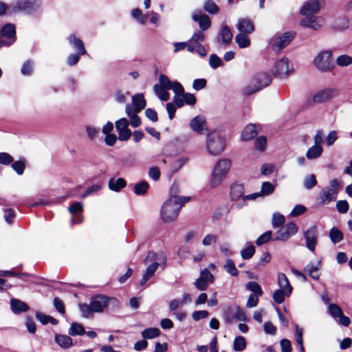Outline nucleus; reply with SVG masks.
<instances>
[{
    "label": "nucleus",
    "instance_id": "48",
    "mask_svg": "<svg viewBox=\"0 0 352 352\" xmlns=\"http://www.w3.org/2000/svg\"><path fill=\"white\" fill-rule=\"evenodd\" d=\"M12 168L19 175H22L25 168V162L24 160H21L12 162Z\"/></svg>",
    "mask_w": 352,
    "mask_h": 352
},
{
    "label": "nucleus",
    "instance_id": "34",
    "mask_svg": "<svg viewBox=\"0 0 352 352\" xmlns=\"http://www.w3.org/2000/svg\"><path fill=\"white\" fill-rule=\"evenodd\" d=\"M85 333V330L82 324L78 322H72L68 330V334L72 336H82Z\"/></svg>",
    "mask_w": 352,
    "mask_h": 352
},
{
    "label": "nucleus",
    "instance_id": "60",
    "mask_svg": "<svg viewBox=\"0 0 352 352\" xmlns=\"http://www.w3.org/2000/svg\"><path fill=\"white\" fill-rule=\"evenodd\" d=\"M204 10L210 14H216L219 8L213 1H207L204 4Z\"/></svg>",
    "mask_w": 352,
    "mask_h": 352
},
{
    "label": "nucleus",
    "instance_id": "49",
    "mask_svg": "<svg viewBox=\"0 0 352 352\" xmlns=\"http://www.w3.org/2000/svg\"><path fill=\"white\" fill-rule=\"evenodd\" d=\"M246 288L248 290L254 292V295L261 296L263 294V291L261 286L256 282L252 281L246 284Z\"/></svg>",
    "mask_w": 352,
    "mask_h": 352
},
{
    "label": "nucleus",
    "instance_id": "19",
    "mask_svg": "<svg viewBox=\"0 0 352 352\" xmlns=\"http://www.w3.org/2000/svg\"><path fill=\"white\" fill-rule=\"evenodd\" d=\"M146 100L142 94H138L132 97V111L140 112L146 107Z\"/></svg>",
    "mask_w": 352,
    "mask_h": 352
},
{
    "label": "nucleus",
    "instance_id": "28",
    "mask_svg": "<svg viewBox=\"0 0 352 352\" xmlns=\"http://www.w3.org/2000/svg\"><path fill=\"white\" fill-rule=\"evenodd\" d=\"M126 186V182L123 178H111L108 182L109 188L115 192H119Z\"/></svg>",
    "mask_w": 352,
    "mask_h": 352
},
{
    "label": "nucleus",
    "instance_id": "25",
    "mask_svg": "<svg viewBox=\"0 0 352 352\" xmlns=\"http://www.w3.org/2000/svg\"><path fill=\"white\" fill-rule=\"evenodd\" d=\"M218 36L220 37L221 42L226 45L232 42L233 38L230 29L226 25H222Z\"/></svg>",
    "mask_w": 352,
    "mask_h": 352
},
{
    "label": "nucleus",
    "instance_id": "52",
    "mask_svg": "<svg viewBox=\"0 0 352 352\" xmlns=\"http://www.w3.org/2000/svg\"><path fill=\"white\" fill-rule=\"evenodd\" d=\"M287 296L286 290L278 289L276 290L273 294V300L278 304L282 303L285 297Z\"/></svg>",
    "mask_w": 352,
    "mask_h": 352
},
{
    "label": "nucleus",
    "instance_id": "36",
    "mask_svg": "<svg viewBox=\"0 0 352 352\" xmlns=\"http://www.w3.org/2000/svg\"><path fill=\"white\" fill-rule=\"evenodd\" d=\"M329 236L331 242L334 244L340 243L343 239L342 232L336 227L329 230Z\"/></svg>",
    "mask_w": 352,
    "mask_h": 352
},
{
    "label": "nucleus",
    "instance_id": "54",
    "mask_svg": "<svg viewBox=\"0 0 352 352\" xmlns=\"http://www.w3.org/2000/svg\"><path fill=\"white\" fill-rule=\"evenodd\" d=\"M33 65L34 63L32 60H28L25 62L21 69V74L24 76L31 75L33 69Z\"/></svg>",
    "mask_w": 352,
    "mask_h": 352
},
{
    "label": "nucleus",
    "instance_id": "38",
    "mask_svg": "<svg viewBox=\"0 0 352 352\" xmlns=\"http://www.w3.org/2000/svg\"><path fill=\"white\" fill-rule=\"evenodd\" d=\"M149 188V184L146 181H141L134 185L133 190L137 195H143Z\"/></svg>",
    "mask_w": 352,
    "mask_h": 352
},
{
    "label": "nucleus",
    "instance_id": "10",
    "mask_svg": "<svg viewBox=\"0 0 352 352\" xmlns=\"http://www.w3.org/2000/svg\"><path fill=\"white\" fill-rule=\"evenodd\" d=\"M294 35V32H285L282 35L274 36L272 39V47L275 50L283 49L291 42Z\"/></svg>",
    "mask_w": 352,
    "mask_h": 352
},
{
    "label": "nucleus",
    "instance_id": "27",
    "mask_svg": "<svg viewBox=\"0 0 352 352\" xmlns=\"http://www.w3.org/2000/svg\"><path fill=\"white\" fill-rule=\"evenodd\" d=\"M258 134L257 126L254 124H248L241 133V139L243 141H249Z\"/></svg>",
    "mask_w": 352,
    "mask_h": 352
},
{
    "label": "nucleus",
    "instance_id": "4",
    "mask_svg": "<svg viewBox=\"0 0 352 352\" xmlns=\"http://www.w3.org/2000/svg\"><path fill=\"white\" fill-rule=\"evenodd\" d=\"M206 148L210 155H219L224 150L225 140L219 133L212 131L207 136Z\"/></svg>",
    "mask_w": 352,
    "mask_h": 352
},
{
    "label": "nucleus",
    "instance_id": "33",
    "mask_svg": "<svg viewBox=\"0 0 352 352\" xmlns=\"http://www.w3.org/2000/svg\"><path fill=\"white\" fill-rule=\"evenodd\" d=\"M153 91L157 97L162 101H167L170 98V94L168 89L162 87V86L156 84L153 86Z\"/></svg>",
    "mask_w": 352,
    "mask_h": 352
},
{
    "label": "nucleus",
    "instance_id": "35",
    "mask_svg": "<svg viewBox=\"0 0 352 352\" xmlns=\"http://www.w3.org/2000/svg\"><path fill=\"white\" fill-rule=\"evenodd\" d=\"M160 330L157 327H151L144 329L141 334L144 339H153L160 335Z\"/></svg>",
    "mask_w": 352,
    "mask_h": 352
},
{
    "label": "nucleus",
    "instance_id": "44",
    "mask_svg": "<svg viewBox=\"0 0 352 352\" xmlns=\"http://www.w3.org/2000/svg\"><path fill=\"white\" fill-rule=\"evenodd\" d=\"M223 268L231 276H236L239 271L235 267L234 263L231 259H227L226 263L224 265Z\"/></svg>",
    "mask_w": 352,
    "mask_h": 352
},
{
    "label": "nucleus",
    "instance_id": "56",
    "mask_svg": "<svg viewBox=\"0 0 352 352\" xmlns=\"http://www.w3.org/2000/svg\"><path fill=\"white\" fill-rule=\"evenodd\" d=\"M85 129L87 133V136L90 140H94L98 136L100 131L99 127L96 128L90 125L87 126Z\"/></svg>",
    "mask_w": 352,
    "mask_h": 352
},
{
    "label": "nucleus",
    "instance_id": "57",
    "mask_svg": "<svg viewBox=\"0 0 352 352\" xmlns=\"http://www.w3.org/2000/svg\"><path fill=\"white\" fill-rule=\"evenodd\" d=\"M340 187V182L338 179H333L331 180L329 183V186L327 188V189L329 190L330 192L334 193V195L337 196Z\"/></svg>",
    "mask_w": 352,
    "mask_h": 352
},
{
    "label": "nucleus",
    "instance_id": "61",
    "mask_svg": "<svg viewBox=\"0 0 352 352\" xmlns=\"http://www.w3.org/2000/svg\"><path fill=\"white\" fill-rule=\"evenodd\" d=\"M285 222V217L279 213H275L272 218V226L274 228L281 226Z\"/></svg>",
    "mask_w": 352,
    "mask_h": 352
},
{
    "label": "nucleus",
    "instance_id": "1",
    "mask_svg": "<svg viewBox=\"0 0 352 352\" xmlns=\"http://www.w3.org/2000/svg\"><path fill=\"white\" fill-rule=\"evenodd\" d=\"M177 187L173 186L170 197L163 204L161 208V218L164 223L174 221L178 217L181 208L189 200V197L176 195Z\"/></svg>",
    "mask_w": 352,
    "mask_h": 352
},
{
    "label": "nucleus",
    "instance_id": "20",
    "mask_svg": "<svg viewBox=\"0 0 352 352\" xmlns=\"http://www.w3.org/2000/svg\"><path fill=\"white\" fill-rule=\"evenodd\" d=\"M253 82L255 83L261 89H263L270 85L272 78L267 73H259L252 78Z\"/></svg>",
    "mask_w": 352,
    "mask_h": 352
},
{
    "label": "nucleus",
    "instance_id": "62",
    "mask_svg": "<svg viewBox=\"0 0 352 352\" xmlns=\"http://www.w3.org/2000/svg\"><path fill=\"white\" fill-rule=\"evenodd\" d=\"M217 241V236L212 234H206L204 238L202 240V245L204 246H209L211 245L213 243H215Z\"/></svg>",
    "mask_w": 352,
    "mask_h": 352
},
{
    "label": "nucleus",
    "instance_id": "21",
    "mask_svg": "<svg viewBox=\"0 0 352 352\" xmlns=\"http://www.w3.org/2000/svg\"><path fill=\"white\" fill-rule=\"evenodd\" d=\"M237 29L242 33L251 34L254 30V26L250 19H240L238 21Z\"/></svg>",
    "mask_w": 352,
    "mask_h": 352
},
{
    "label": "nucleus",
    "instance_id": "53",
    "mask_svg": "<svg viewBox=\"0 0 352 352\" xmlns=\"http://www.w3.org/2000/svg\"><path fill=\"white\" fill-rule=\"evenodd\" d=\"M205 36L203 32L195 33L188 40V42L197 47V45H201L200 42L204 41Z\"/></svg>",
    "mask_w": 352,
    "mask_h": 352
},
{
    "label": "nucleus",
    "instance_id": "30",
    "mask_svg": "<svg viewBox=\"0 0 352 352\" xmlns=\"http://www.w3.org/2000/svg\"><path fill=\"white\" fill-rule=\"evenodd\" d=\"M0 34L8 38H14L16 40L15 25L12 23H6L1 28Z\"/></svg>",
    "mask_w": 352,
    "mask_h": 352
},
{
    "label": "nucleus",
    "instance_id": "64",
    "mask_svg": "<svg viewBox=\"0 0 352 352\" xmlns=\"http://www.w3.org/2000/svg\"><path fill=\"white\" fill-rule=\"evenodd\" d=\"M14 162L13 157L8 153H0V164L5 166L10 164Z\"/></svg>",
    "mask_w": 352,
    "mask_h": 352
},
{
    "label": "nucleus",
    "instance_id": "42",
    "mask_svg": "<svg viewBox=\"0 0 352 352\" xmlns=\"http://www.w3.org/2000/svg\"><path fill=\"white\" fill-rule=\"evenodd\" d=\"M245 346L246 341L243 336H239L235 338L233 343V348L234 351H241L245 348Z\"/></svg>",
    "mask_w": 352,
    "mask_h": 352
},
{
    "label": "nucleus",
    "instance_id": "15",
    "mask_svg": "<svg viewBox=\"0 0 352 352\" xmlns=\"http://www.w3.org/2000/svg\"><path fill=\"white\" fill-rule=\"evenodd\" d=\"M225 318L228 322H232L233 318L241 321L247 320L244 311L239 306L229 307L225 312Z\"/></svg>",
    "mask_w": 352,
    "mask_h": 352
},
{
    "label": "nucleus",
    "instance_id": "13",
    "mask_svg": "<svg viewBox=\"0 0 352 352\" xmlns=\"http://www.w3.org/2000/svg\"><path fill=\"white\" fill-rule=\"evenodd\" d=\"M339 94V90L336 88H327L317 92L313 97L316 102H324L329 101Z\"/></svg>",
    "mask_w": 352,
    "mask_h": 352
},
{
    "label": "nucleus",
    "instance_id": "6",
    "mask_svg": "<svg viewBox=\"0 0 352 352\" xmlns=\"http://www.w3.org/2000/svg\"><path fill=\"white\" fill-rule=\"evenodd\" d=\"M315 67L322 72H331L334 68V63L332 60V53L329 50L320 52L314 60Z\"/></svg>",
    "mask_w": 352,
    "mask_h": 352
},
{
    "label": "nucleus",
    "instance_id": "3",
    "mask_svg": "<svg viewBox=\"0 0 352 352\" xmlns=\"http://www.w3.org/2000/svg\"><path fill=\"white\" fill-rule=\"evenodd\" d=\"M243 186L239 184H234L230 187V197L234 201L236 207L239 209L246 205L247 201L254 200L260 197V193H252L248 195H243Z\"/></svg>",
    "mask_w": 352,
    "mask_h": 352
},
{
    "label": "nucleus",
    "instance_id": "24",
    "mask_svg": "<svg viewBox=\"0 0 352 352\" xmlns=\"http://www.w3.org/2000/svg\"><path fill=\"white\" fill-rule=\"evenodd\" d=\"M125 111L130 119L131 125L134 128L139 126L141 124L140 118L137 115L139 112L132 111V106L129 104H126Z\"/></svg>",
    "mask_w": 352,
    "mask_h": 352
},
{
    "label": "nucleus",
    "instance_id": "9",
    "mask_svg": "<svg viewBox=\"0 0 352 352\" xmlns=\"http://www.w3.org/2000/svg\"><path fill=\"white\" fill-rule=\"evenodd\" d=\"M110 300L116 301V299H111L104 295H96L91 298V305L94 313H102L107 307Z\"/></svg>",
    "mask_w": 352,
    "mask_h": 352
},
{
    "label": "nucleus",
    "instance_id": "46",
    "mask_svg": "<svg viewBox=\"0 0 352 352\" xmlns=\"http://www.w3.org/2000/svg\"><path fill=\"white\" fill-rule=\"evenodd\" d=\"M336 63L340 67H346L352 64V57L348 55H340L336 59Z\"/></svg>",
    "mask_w": 352,
    "mask_h": 352
},
{
    "label": "nucleus",
    "instance_id": "50",
    "mask_svg": "<svg viewBox=\"0 0 352 352\" xmlns=\"http://www.w3.org/2000/svg\"><path fill=\"white\" fill-rule=\"evenodd\" d=\"M79 309L82 314V316L84 318H91L93 316L94 311L91 309V303L89 305L87 304H80Z\"/></svg>",
    "mask_w": 352,
    "mask_h": 352
},
{
    "label": "nucleus",
    "instance_id": "63",
    "mask_svg": "<svg viewBox=\"0 0 352 352\" xmlns=\"http://www.w3.org/2000/svg\"><path fill=\"white\" fill-rule=\"evenodd\" d=\"M68 210L72 215L78 214L83 210L82 204L81 202H75L68 208Z\"/></svg>",
    "mask_w": 352,
    "mask_h": 352
},
{
    "label": "nucleus",
    "instance_id": "11",
    "mask_svg": "<svg viewBox=\"0 0 352 352\" xmlns=\"http://www.w3.org/2000/svg\"><path fill=\"white\" fill-rule=\"evenodd\" d=\"M298 232L297 226L290 222L287 223L283 228L278 230L274 235V240L287 241L292 236L294 235Z\"/></svg>",
    "mask_w": 352,
    "mask_h": 352
},
{
    "label": "nucleus",
    "instance_id": "40",
    "mask_svg": "<svg viewBox=\"0 0 352 352\" xmlns=\"http://www.w3.org/2000/svg\"><path fill=\"white\" fill-rule=\"evenodd\" d=\"M255 253V248L250 243H247L245 247L241 250V255L243 259L251 258Z\"/></svg>",
    "mask_w": 352,
    "mask_h": 352
},
{
    "label": "nucleus",
    "instance_id": "58",
    "mask_svg": "<svg viewBox=\"0 0 352 352\" xmlns=\"http://www.w3.org/2000/svg\"><path fill=\"white\" fill-rule=\"evenodd\" d=\"M209 64L212 68L217 69L222 65V60L217 55L212 54L209 57Z\"/></svg>",
    "mask_w": 352,
    "mask_h": 352
},
{
    "label": "nucleus",
    "instance_id": "55",
    "mask_svg": "<svg viewBox=\"0 0 352 352\" xmlns=\"http://www.w3.org/2000/svg\"><path fill=\"white\" fill-rule=\"evenodd\" d=\"M305 271L308 272L309 276L316 280L319 278V274L318 273V267L315 266L314 264H308L305 268Z\"/></svg>",
    "mask_w": 352,
    "mask_h": 352
},
{
    "label": "nucleus",
    "instance_id": "37",
    "mask_svg": "<svg viewBox=\"0 0 352 352\" xmlns=\"http://www.w3.org/2000/svg\"><path fill=\"white\" fill-rule=\"evenodd\" d=\"M235 41L240 48H245L250 45V40L245 33L238 34L235 37Z\"/></svg>",
    "mask_w": 352,
    "mask_h": 352
},
{
    "label": "nucleus",
    "instance_id": "32",
    "mask_svg": "<svg viewBox=\"0 0 352 352\" xmlns=\"http://www.w3.org/2000/svg\"><path fill=\"white\" fill-rule=\"evenodd\" d=\"M323 152V148L320 145H314L311 146L306 153V157L308 160H314L319 158Z\"/></svg>",
    "mask_w": 352,
    "mask_h": 352
},
{
    "label": "nucleus",
    "instance_id": "2",
    "mask_svg": "<svg viewBox=\"0 0 352 352\" xmlns=\"http://www.w3.org/2000/svg\"><path fill=\"white\" fill-rule=\"evenodd\" d=\"M232 166V162L229 159H221L214 166L210 184L212 188L219 186L226 177Z\"/></svg>",
    "mask_w": 352,
    "mask_h": 352
},
{
    "label": "nucleus",
    "instance_id": "45",
    "mask_svg": "<svg viewBox=\"0 0 352 352\" xmlns=\"http://www.w3.org/2000/svg\"><path fill=\"white\" fill-rule=\"evenodd\" d=\"M317 184L316 176L314 174H310L307 176L303 182V186L306 189H311Z\"/></svg>",
    "mask_w": 352,
    "mask_h": 352
},
{
    "label": "nucleus",
    "instance_id": "7",
    "mask_svg": "<svg viewBox=\"0 0 352 352\" xmlns=\"http://www.w3.org/2000/svg\"><path fill=\"white\" fill-rule=\"evenodd\" d=\"M42 4L41 0H14L11 4L13 12L31 13L36 11Z\"/></svg>",
    "mask_w": 352,
    "mask_h": 352
},
{
    "label": "nucleus",
    "instance_id": "26",
    "mask_svg": "<svg viewBox=\"0 0 352 352\" xmlns=\"http://www.w3.org/2000/svg\"><path fill=\"white\" fill-rule=\"evenodd\" d=\"M337 196L327 188L322 189L319 195L318 201L320 205H326L331 201H335Z\"/></svg>",
    "mask_w": 352,
    "mask_h": 352
},
{
    "label": "nucleus",
    "instance_id": "51",
    "mask_svg": "<svg viewBox=\"0 0 352 352\" xmlns=\"http://www.w3.org/2000/svg\"><path fill=\"white\" fill-rule=\"evenodd\" d=\"M274 186L272 184L269 182H265L262 184L261 186V192L260 193V196L263 195H269L274 191Z\"/></svg>",
    "mask_w": 352,
    "mask_h": 352
},
{
    "label": "nucleus",
    "instance_id": "8",
    "mask_svg": "<svg viewBox=\"0 0 352 352\" xmlns=\"http://www.w3.org/2000/svg\"><path fill=\"white\" fill-rule=\"evenodd\" d=\"M147 261H151V263L148 265L146 271L144 273L143 277L140 280V285H144L146 283L154 276L156 270H157L160 263L157 262V254L154 252H148L144 263Z\"/></svg>",
    "mask_w": 352,
    "mask_h": 352
},
{
    "label": "nucleus",
    "instance_id": "23",
    "mask_svg": "<svg viewBox=\"0 0 352 352\" xmlns=\"http://www.w3.org/2000/svg\"><path fill=\"white\" fill-rule=\"evenodd\" d=\"M69 43L74 49V50L78 52V54H85L86 50L84 46L83 42L80 39L76 37L74 34H71L69 36Z\"/></svg>",
    "mask_w": 352,
    "mask_h": 352
},
{
    "label": "nucleus",
    "instance_id": "39",
    "mask_svg": "<svg viewBox=\"0 0 352 352\" xmlns=\"http://www.w3.org/2000/svg\"><path fill=\"white\" fill-rule=\"evenodd\" d=\"M260 90H261V87L254 83L252 79L250 83L242 89V93L245 96H250Z\"/></svg>",
    "mask_w": 352,
    "mask_h": 352
},
{
    "label": "nucleus",
    "instance_id": "18",
    "mask_svg": "<svg viewBox=\"0 0 352 352\" xmlns=\"http://www.w3.org/2000/svg\"><path fill=\"white\" fill-rule=\"evenodd\" d=\"M190 128L195 132L200 133L207 129L206 122L204 117L196 116L190 122Z\"/></svg>",
    "mask_w": 352,
    "mask_h": 352
},
{
    "label": "nucleus",
    "instance_id": "22",
    "mask_svg": "<svg viewBox=\"0 0 352 352\" xmlns=\"http://www.w3.org/2000/svg\"><path fill=\"white\" fill-rule=\"evenodd\" d=\"M10 307L12 312L16 314L29 310V307L25 302L15 298L10 300Z\"/></svg>",
    "mask_w": 352,
    "mask_h": 352
},
{
    "label": "nucleus",
    "instance_id": "17",
    "mask_svg": "<svg viewBox=\"0 0 352 352\" xmlns=\"http://www.w3.org/2000/svg\"><path fill=\"white\" fill-rule=\"evenodd\" d=\"M192 18L193 21L199 23V28L202 31L208 30L211 25L209 16L202 14L200 11L194 12Z\"/></svg>",
    "mask_w": 352,
    "mask_h": 352
},
{
    "label": "nucleus",
    "instance_id": "43",
    "mask_svg": "<svg viewBox=\"0 0 352 352\" xmlns=\"http://www.w3.org/2000/svg\"><path fill=\"white\" fill-rule=\"evenodd\" d=\"M328 313L333 318H339L342 314V309L336 304H329L328 307Z\"/></svg>",
    "mask_w": 352,
    "mask_h": 352
},
{
    "label": "nucleus",
    "instance_id": "14",
    "mask_svg": "<svg viewBox=\"0 0 352 352\" xmlns=\"http://www.w3.org/2000/svg\"><path fill=\"white\" fill-rule=\"evenodd\" d=\"M324 21L322 17L314 15L304 16L300 21V25L304 28H309L313 30H318L324 25Z\"/></svg>",
    "mask_w": 352,
    "mask_h": 352
},
{
    "label": "nucleus",
    "instance_id": "47",
    "mask_svg": "<svg viewBox=\"0 0 352 352\" xmlns=\"http://www.w3.org/2000/svg\"><path fill=\"white\" fill-rule=\"evenodd\" d=\"M131 15L133 18L136 19L142 25L146 23L148 19V16L143 15L141 10L138 8L133 9L131 11Z\"/></svg>",
    "mask_w": 352,
    "mask_h": 352
},
{
    "label": "nucleus",
    "instance_id": "29",
    "mask_svg": "<svg viewBox=\"0 0 352 352\" xmlns=\"http://www.w3.org/2000/svg\"><path fill=\"white\" fill-rule=\"evenodd\" d=\"M278 283L280 289L286 290L287 296H290L292 292V287L289 284V280L286 275L283 273H280L278 275Z\"/></svg>",
    "mask_w": 352,
    "mask_h": 352
},
{
    "label": "nucleus",
    "instance_id": "12",
    "mask_svg": "<svg viewBox=\"0 0 352 352\" xmlns=\"http://www.w3.org/2000/svg\"><path fill=\"white\" fill-rule=\"evenodd\" d=\"M158 85L166 89H172L176 95L184 92V87L179 82H172L168 77L164 74L160 75Z\"/></svg>",
    "mask_w": 352,
    "mask_h": 352
},
{
    "label": "nucleus",
    "instance_id": "31",
    "mask_svg": "<svg viewBox=\"0 0 352 352\" xmlns=\"http://www.w3.org/2000/svg\"><path fill=\"white\" fill-rule=\"evenodd\" d=\"M55 342L63 349H69L73 344L72 339L67 335H56Z\"/></svg>",
    "mask_w": 352,
    "mask_h": 352
},
{
    "label": "nucleus",
    "instance_id": "16",
    "mask_svg": "<svg viewBox=\"0 0 352 352\" xmlns=\"http://www.w3.org/2000/svg\"><path fill=\"white\" fill-rule=\"evenodd\" d=\"M320 9V0L307 1L300 9L302 16H310L317 13Z\"/></svg>",
    "mask_w": 352,
    "mask_h": 352
},
{
    "label": "nucleus",
    "instance_id": "59",
    "mask_svg": "<svg viewBox=\"0 0 352 352\" xmlns=\"http://www.w3.org/2000/svg\"><path fill=\"white\" fill-rule=\"evenodd\" d=\"M199 277L208 284L212 283L214 280V276L210 272L209 270L206 268L201 271Z\"/></svg>",
    "mask_w": 352,
    "mask_h": 352
},
{
    "label": "nucleus",
    "instance_id": "41",
    "mask_svg": "<svg viewBox=\"0 0 352 352\" xmlns=\"http://www.w3.org/2000/svg\"><path fill=\"white\" fill-rule=\"evenodd\" d=\"M36 318L43 324L51 323L52 324H57L58 320L51 316H47L41 313L36 314Z\"/></svg>",
    "mask_w": 352,
    "mask_h": 352
},
{
    "label": "nucleus",
    "instance_id": "5",
    "mask_svg": "<svg viewBox=\"0 0 352 352\" xmlns=\"http://www.w3.org/2000/svg\"><path fill=\"white\" fill-rule=\"evenodd\" d=\"M293 72V65L287 58H280L276 60L271 68V73L279 78H286Z\"/></svg>",
    "mask_w": 352,
    "mask_h": 352
}]
</instances>
